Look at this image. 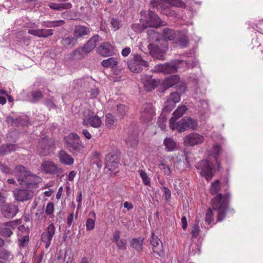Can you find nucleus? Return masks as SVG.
<instances>
[{"instance_id": "obj_25", "label": "nucleus", "mask_w": 263, "mask_h": 263, "mask_svg": "<svg viewBox=\"0 0 263 263\" xmlns=\"http://www.w3.org/2000/svg\"><path fill=\"white\" fill-rule=\"evenodd\" d=\"M90 32V28L84 26L78 25L74 28L73 35L77 41L78 39L82 38L84 36L89 34Z\"/></svg>"}, {"instance_id": "obj_40", "label": "nucleus", "mask_w": 263, "mask_h": 263, "mask_svg": "<svg viewBox=\"0 0 263 263\" xmlns=\"http://www.w3.org/2000/svg\"><path fill=\"white\" fill-rule=\"evenodd\" d=\"M143 239L142 238H134L130 242L131 246L138 251H141L142 248Z\"/></svg>"}, {"instance_id": "obj_22", "label": "nucleus", "mask_w": 263, "mask_h": 263, "mask_svg": "<svg viewBox=\"0 0 263 263\" xmlns=\"http://www.w3.org/2000/svg\"><path fill=\"white\" fill-rule=\"evenodd\" d=\"M141 81L144 89L147 91L154 89L157 85V81L149 76L144 75L142 76Z\"/></svg>"}, {"instance_id": "obj_18", "label": "nucleus", "mask_w": 263, "mask_h": 263, "mask_svg": "<svg viewBox=\"0 0 263 263\" xmlns=\"http://www.w3.org/2000/svg\"><path fill=\"white\" fill-rule=\"evenodd\" d=\"M1 210L3 216L8 218L13 217L18 212L17 206L12 204H2L1 205Z\"/></svg>"}, {"instance_id": "obj_47", "label": "nucleus", "mask_w": 263, "mask_h": 263, "mask_svg": "<svg viewBox=\"0 0 263 263\" xmlns=\"http://www.w3.org/2000/svg\"><path fill=\"white\" fill-rule=\"evenodd\" d=\"M32 96V102L35 103L43 98V94L41 91H34L31 93Z\"/></svg>"}, {"instance_id": "obj_41", "label": "nucleus", "mask_w": 263, "mask_h": 263, "mask_svg": "<svg viewBox=\"0 0 263 263\" xmlns=\"http://www.w3.org/2000/svg\"><path fill=\"white\" fill-rule=\"evenodd\" d=\"M173 7L184 8L186 7L185 4L181 0H164Z\"/></svg>"}, {"instance_id": "obj_26", "label": "nucleus", "mask_w": 263, "mask_h": 263, "mask_svg": "<svg viewBox=\"0 0 263 263\" xmlns=\"http://www.w3.org/2000/svg\"><path fill=\"white\" fill-rule=\"evenodd\" d=\"M99 39L100 36L98 34L94 35L84 45L82 50L85 53L90 52L96 47Z\"/></svg>"}, {"instance_id": "obj_7", "label": "nucleus", "mask_w": 263, "mask_h": 263, "mask_svg": "<svg viewBox=\"0 0 263 263\" xmlns=\"http://www.w3.org/2000/svg\"><path fill=\"white\" fill-rule=\"evenodd\" d=\"M151 6L159 12L167 16H176L177 13L171 8V5L164 0H151Z\"/></svg>"}, {"instance_id": "obj_32", "label": "nucleus", "mask_w": 263, "mask_h": 263, "mask_svg": "<svg viewBox=\"0 0 263 263\" xmlns=\"http://www.w3.org/2000/svg\"><path fill=\"white\" fill-rule=\"evenodd\" d=\"M48 5L51 9L59 11H62L64 9H69L72 7V5L70 3L64 4L50 3Z\"/></svg>"}, {"instance_id": "obj_33", "label": "nucleus", "mask_w": 263, "mask_h": 263, "mask_svg": "<svg viewBox=\"0 0 263 263\" xmlns=\"http://www.w3.org/2000/svg\"><path fill=\"white\" fill-rule=\"evenodd\" d=\"M118 64V59L116 58H109L106 60H103L102 63V66L105 68L111 67L114 68L116 67Z\"/></svg>"}, {"instance_id": "obj_49", "label": "nucleus", "mask_w": 263, "mask_h": 263, "mask_svg": "<svg viewBox=\"0 0 263 263\" xmlns=\"http://www.w3.org/2000/svg\"><path fill=\"white\" fill-rule=\"evenodd\" d=\"M139 172L140 177L142 178L144 184L145 185H149L150 183V179L148 177L146 173H145L142 170H141Z\"/></svg>"}, {"instance_id": "obj_42", "label": "nucleus", "mask_w": 263, "mask_h": 263, "mask_svg": "<svg viewBox=\"0 0 263 263\" xmlns=\"http://www.w3.org/2000/svg\"><path fill=\"white\" fill-rule=\"evenodd\" d=\"M220 190V181L218 179L212 182L211 185L210 193L212 195H215Z\"/></svg>"}, {"instance_id": "obj_12", "label": "nucleus", "mask_w": 263, "mask_h": 263, "mask_svg": "<svg viewBox=\"0 0 263 263\" xmlns=\"http://www.w3.org/2000/svg\"><path fill=\"white\" fill-rule=\"evenodd\" d=\"M183 92H180L179 89H177L176 91L172 92L165 102L163 112H168L171 111L174 108L175 104L180 101V94Z\"/></svg>"}, {"instance_id": "obj_2", "label": "nucleus", "mask_w": 263, "mask_h": 263, "mask_svg": "<svg viewBox=\"0 0 263 263\" xmlns=\"http://www.w3.org/2000/svg\"><path fill=\"white\" fill-rule=\"evenodd\" d=\"M15 173L21 185H25L27 188H29L30 185H34L38 182L39 177L27 171L23 165L16 166Z\"/></svg>"}, {"instance_id": "obj_52", "label": "nucleus", "mask_w": 263, "mask_h": 263, "mask_svg": "<svg viewBox=\"0 0 263 263\" xmlns=\"http://www.w3.org/2000/svg\"><path fill=\"white\" fill-rule=\"evenodd\" d=\"M29 240V236L27 235L23 236L22 238L18 239L19 246L20 247H25Z\"/></svg>"}, {"instance_id": "obj_38", "label": "nucleus", "mask_w": 263, "mask_h": 263, "mask_svg": "<svg viewBox=\"0 0 263 263\" xmlns=\"http://www.w3.org/2000/svg\"><path fill=\"white\" fill-rule=\"evenodd\" d=\"M189 43V40L186 35L183 34L178 35L176 38V44L181 48L186 47Z\"/></svg>"}, {"instance_id": "obj_30", "label": "nucleus", "mask_w": 263, "mask_h": 263, "mask_svg": "<svg viewBox=\"0 0 263 263\" xmlns=\"http://www.w3.org/2000/svg\"><path fill=\"white\" fill-rule=\"evenodd\" d=\"M59 157L61 163L71 165L73 163V159L64 151H60Z\"/></svg>"}, {"instance_id": "obj_45", "label": "nucleus", "mask_w": 263, "mask_h": 263, "mask_svg": "<svg viewBox=\"0 0 263 263\" xmlns=\"http://www.w3.org/2000/svg\"><path fill=\"white\" fill-rule=\"evenodd\" d=\"M128 111L127 106L123 104H119L117 106V112L121 117H124Z\"/></svg>"}, {"instance_id": "obj_20", "label": "nucleus", "mask_w": 263, "mask_h": 263, "mask_svg": "<svg viewBox=\"0 0 263 263\" xmlns=\"http://www.w3.org/2000/svg\"><path fill=\"white\" fill-rule=\"evenodd\" d=\"M52 145V140L47 138L40 140L37 146V149L41 155H47Z\"/></svg>"}, {"instance_id": "obj_21", "label": "nucleus", "mask_w": 263, "mask_h": 263, "mask_svg": "<svg viewBox=\"0 0 263 263\" xmlns=\"http://www.w3.org/2000/svg\"><path fill=\"white\" fill-rule=\"evenodd\" d=\"M151 243L153 247V250L154 253H156L159 256L163 255L162 243L158 237L155 236L153 232L152 233Z\"/></svg>"}, {"instance_id": "obj_9", "label": "nucleus", "mask_w": 263, "mask_h": 263, "mask_svg": "<svg viewBox=\"0 0 263 263\" xmlns=\"http://www.w3.org/2000/svg\"><path fill=\"white\" fill-rule=\"evenodd\" d=\"M128 67L133 72L140 73L142 71L143 67L149 66L147 61H145L140 55L137 54L133 59L127 62Z\"/></svg>"}, {"instance_id": "obj_50", "label": "nucleus", "mask_w": 263, "mask_h": 263, "mask_svg": "<svg viewBox=\"0 0 263 263\" xmlns=\"http://www.w3.org/2000/svg\"><path fill=\"white\" fill-rule=\"evenodd\" d=\"M159 167L161 171H163L164 175H169L171 174V172L170 168L164 163H160L159 165Z\"/></svg>"}, {"instance_id": "obj_16", "label": "nucleus", "mask_w": 263, "mask_h": 263, "mask_svg": "<svg viewBox=\"0 0 263 263\" xmlns=\"http://www.w3.org/2000/svg\"><path fill=\"white\" fill-rule=\"evenodd\" d=\"M33 192L29 189H15L13 195L16 200L24 201L30 199L33 196Z\"/></svg>"}, {"instance_id": "obj_4", "label": "nucleus", "mask_w": 263, "mask_h": 263, "mask_svg": "<svg viewBox=\"0 0 263 263\" xmlns=\"http://www.w3.org/2000/svg\"><path fill=\"white\" fill-rule=\"evenodd\" d=\"M168 48L167 42L162 39H156L154 42L148 45L151 55L154 58L164 60V54Z\"/></svg>"}, {"instance_id": "obj_13", "label": "nucleus", "mask_w": 263, "mask_h": 263, "mask_svg": "<svg viewBox=\"0 0 263 263\" xmlns=\"http://www.w3.org/2000/svg\"><path fill=\"white\" fill-rule=\"evenodd\" d=\"M204 140V138L202 135L195 132L187 135L183 138L184 143L186 146L200 144L203 142Z\"/></svg>"}, {"instance_id": "obj_53", "label": "nucleus", "mask_w": 263, "mask_h": 263, "mask_svg": "<svg viewBox=\"0 0 263 263\" xmlns=\"http://www.w3.org/2000/svg\"><path fill=\"white\" fill-rule=\"evenodd\" d=\"M86 226L87 230H93L95 227V221L91 218H88L86 222Z\"/></svg>"}, {"instance_id": "obj_58", "label": "nucleus", "mask_w": 263, "mask_h": 263, "mask_svg": "<svg viewBox=\"0 0 263 263\" xmlns=\"http://www.w3.org/2000/svg\"><path fill=\"white\" fill-rule=\"evenodd\" d=\"M164 193L165 194V199L168 200L171 197V191L167 187H164Z\"/></svg>"}, {"instance_id": "obj_63", "label": "nucleus", "mask_w": 263, "mask_h": 263, "mask_svg": "<svg viewBox=\"0 0 263 263\" xmlns=\"http://www.w3.org/2000/svg\"><path fill=\"white\" fill-rule=\"evenodd\" d=\"M130 52V49L129 47H126L123 49L122 51V55L124 57H127Z\"/></svg>"}, {"instance_id": "obj_34", "label": "nucleus", "mask_w": 263, "mask_h": 263, "mask_svg": "<svg viewBox=\"0 0 263 263\" xmlns=\"http://www.w3.org/2000/svg\"><path fill=\"white\" fill-rule=\"evenodd\" d=\"M78 42L76 41V38L73 36L72 37H65L62 38L61 41L62 45L66 48L69 47H72L77 44Z\"/></svg>"}, {"instance_id": "obj_46", "label": "nucleus", "mask_w": 263, "mask_h": 263, "mask_svg": "<svg viewBox=\"0 0 263 263\" xmlns=\"http://www.w3.org/2000/svg\"><path fill=\"white\" fill-rule=\"evenodd\" d=\"M221 151V147L220 145L216 144L213 146V152L214 153V157L216 163L217 164L218 167H219V163L217 162L218 157Z\"/></svg>"}, {"instance_id": "obj_3", "label": "nucleus", "mask_w": 263, "mask_h": 263, "mask_svg": "<svg viewBox=\"0 0 263 263\" xmlns=\"http://www.w3.org/2000/svg\"><path fill=\"white\" fill-rule=\"evenodd\" d=\"M182 63H184L186 67L191 68H193L197 65V63L195 62L191 63V61L189 60H177L164 64L157 65L155 67V70L162 72L165 74L175 73L177 71V65Z\"/></svg>"}, {"instance_id": "obj_29", "label": "nucleus", "mask_w": 263, "mask_h": 263, "mask_svg": "<svg viewBox=\"0 0 263 263\" xmlns=\"http://www.w3.org/2000/svg\"><path fill=\"white\" fill-rule=\"evenodd\" d=\"M83 122L85 125H90L95 128L99 127L102 124L101 119L96 115L91 116L87 119H84Z\"/></svg>"}, {"instance_id": "obj_15", "label": "nucleus", "mask_w": 263, "mask_h": 263, "mask_svg": "<svg viewBox=\"0 0 263 263\" xmlns=\"http://www.w3.org/2000/svg\"><path fill=\"white\" fill-rule=\"evenodd\" d=\"M18 226L17 222L12 221L5 222L0 226V235L3 237H10L13 233V230Z\"/></svg>"}, {"instance_id": "obj_37", "label": "nucleus", "mask_w": 263, "mask_h": 263, "mask_svg": "<svg viewBox=\"0 0 263 263\" xmlns=\"http://www.w3.org/2000/svg\"><path fill=\"white\" fill-rule=\"evenodd\" d=\"M163 39H162L165 40L166 42L167 40H174L176 37V33L174 30L170 28H166L163 31Z\"/></svg>"}, {"instance_id": "obj_56", "label": "nucleus", "mask_w": 263, "mask_h": 263, "mask_svg": "<svg viewBox=\"0 0 263 263\" xmlns=\"http://www.w3.org/2000/svg\"><path fill=\"white\" fill-rule=\"evenodd\" d=\"M199 228L198 224H194L192 228V234L194 237H196L199 234Z\"/></svg>"}, {"instance_id": "obj_57", "label": "nucleus", "mask_w": 263, "mask_h": 263, "mask_svg": "<svg viewBox=\"0 0 263 263\" xmlns=\"http://www.w3.org/2000/svg\"><path fill=\"white\" fill-rule=\"evenodd\" d=\"M65 22L64 20H59V21H52V27H57L62 26L64 25Z\"/></svg>"}, {"instance_id": "obj_39", "label": "nucleus", "mask_w": 263, "mask_h": 263, "mask_svg": "<svg viewBox=\"0 0 263 263\" xmlns=\"http://www.w3.org/2000/svg\"><path fill=\"white\" fill-rule=\"evenodd\" d=\"M125 142L129 147H133L136 146L138 142L137 135L134 133L128 136L125 139Z\"/></svg>"}, {"instance_id": "obj_17", "label": "nucleus", "mask_w": 263, "mask_h": 263, "mask_svg": "<svg viewBox=\"0 0 263 263\" xmlns=\"http://www.w3.org/2000/svg\"><path fill=\"white\" fill-rule=\"evenodd\" d=\"M155 116V110L152 104L147 103L143 105L141 118L144 121L149 122Z\"/></svg>"}, {"instance_id": "obj_31", "label": "nucleus", "mask_w": 263, "mask_h": 263, "mask_svg": "<svg viewBox=\"0 0 263 263\" xmlns=\"http://www.w3.org/2000/svg\"><path fill=\"white\" fill-rule=\"evenodd\" d=\"M187 108L185 106H181L178 107L173 112V117L170 120V123L175 122L176 120L181 117L186 111Z\"/></svg>"}, {"instance_id": "obj_44", "label": "nucleus", "mask_w": 263, "mask_h": 263, "mask_svg": "<svg viewBox=\"0 0 263 263\" xmlns=\"http://www.w3.org/2000/svg\"><path fill=\"white\" fill-rule=\"evenodd\" d=\"M105 118V123L107 127L109 128H112L116 121L115 118L111 114H107L106 115Z\"/></svg>"}, {"instance_id": "obj_36", "label": "nucleus", "mask_w": 263, "mask_h": 263, "mask_svg": "<svg viewBox=\"0 0 263 263\" xmlns=\"http://www.w3.org/2000/svg\"><path fill=\"white\" fill-rule=\"evenodd\" d=\"M163 144L167 152H172L175 149L176 147V143L171 138H166L163 141Z\"/></svg>"}, {"instance_id": "obj_24", "label": "nucleus", "mask_w": 263, "mask_h": 263, "mask_svg": "<svg viewBox=\"0 0 263 263\" xmlns=\"http://www.w3.org/2000/svg\"><path fill=\"white\" fill-rule=\"evenodd\" d=\"M54 30L49 29H29L28 33L39 37L47 38L53 34Z\"/></svg>"}, {"instance_id": "obj_10", "label": "nucleus", "mask_w": 263, "mask_h": 263, "mask_svg": "<svg viewBox=\"0 0 263 263\" xmlns=\"http://www.w3.org/2000/svg\"><path fill=\"white\" fill-rule=\"evenodd\" d=\"M141 13L146 15L144 19L145 24H143L145 28L148 27L158 28L162 25V21L154 12L149 10L148 12L141 11Z\"/></svg>"}, {"instance_id": "obj_35", "label": "nucleus", "mask_w": 263, "mask_h": 263, "mask_svg": "<svg viewBox=\"0 0 263 263\" xmlns=\"http://www.w3.org/2000/svg\"><path fill=\"white\" fill-rule=\"evenodd\" d=\"M17 149V146L13 144H7L2 145L0 147V154L5 155L11 152L15 151Z\"/></svg>"}, {"instance_id": "obj_19", "label": "nucleus", "mask_w": 263, "mask_h": 263, "mask_svg": "<svg viewBox=\"0 0 263 263\" xmlns=\"http://www.w3.org/2000/svg\"><path fill=\"white\" fill-rule=\"evenodd\" d=\"M55 228L53 223L50 224L47 229L44 232L41 236L43 242H45V247L48 248L50 245L52 237L55 234Z\"/></svg>"}, {"instance_id": "obj_14", "label": "nucleus", "mask_w": 263, "mask_h": 263, "mask_svg": "<svg viewBox=\"0 0 263 263\" xmlns=\"http://www.w3.org/2000/svg\"><path fill=\"white\" fill-rule=\"evenodd\" d=\"M119 155L117 152H111L106 155L105 167L109 171H113L119 165Z\"/></svg>"}, {"instance_id": "obj_1", "label": "nucleus", "mask_w": 263, "mask_h": 263, "mask_svg": "<svg viewBox=\"0 0 263 263\" xmlns=\"http://www.w3.org/2000/svg\"><path fill=\"white\" fill-rule=\"evenodd\" d=\"M230 194H218L211 201L212 208H209L205 218V221L210 224L213 220L212 210L217 212V220L222 221L226 215V211L229 202Z\"/></svg>"}, {"instance_id": "obj_59", "label": "nucleus", "mask_w": 263, "mask_h": 263, "mask_svg": "<svg viewBox=\"0 0 263 263\" xmlns=\"http://www.w3.org/2000/svg\"><path fill=\"white\" fill-rule=\"evenodd\" d=\"M73 217H74V215H73V213H70L68 215V216L67 217V225L68 227H70L71 225L72 222L73 220Z\"/></svg>"}, {"instance_id": "obj_6", "label": "nucleus", "mask_w": 263, "mask_h": 263, "mask_svg": "<svg viewBox=\"0 0 263 263\" xmlns=\"http://www.w3.org/2000/svg\"><path fill=\"white\" fill-rule=\"evenodd\" d=\"M66 141L68 149L73 154H78L82 152L83 146L80 140L79 136L77 134H69Z\"/></svg>"}, {"instance_id": "obj_60", "label": "nucleus", "mask_w": 263, "mask_h": 263, "mask_svg": "<svg viewBox=\"0 0 263 263\" xmlns=\"http://www.w3.org/2000/svg\"><path fill=\"white\" fill-rule=\"evenodd\" d=\"M120 232L119 231H116L113 236V239L116 242L121 239L120 238Z\"/></svg>"}, {"instance_id": "obj_5", "label": "nucleus", "mask_w": 263, "mask_h": 263, "mask_svg": "<svg viewBox=\"0 0 263 263\" xmlns=\"http://www.w3.org/2000/svg\"><path fill=\"white\" fill-rule=\"evenodd\" d=\"M170 124L172 129H176L179 133L184 132L189 128L195 129L198 125L196 120L187 117L183 118L177 123L173 122Z\"/></svg>"}, {"instance_id": "obj_11", "label": "nucleus", "mask_w": 263, "mask_h": 263, "mask_svg": "<svg viewBox=\"0 0 263 263\" xmlns=\"http://www.w3.org/2000/svg\"><path fill=\"white\" fill-rule=\"evenodd\" d=\"M164 85L166 88L176 86L180 92H184L186 90V86L183 82H180V77L178 75H173L168 77L164 81Z\"/></svg>"}, {"instance_id": "obj_64", "label": "nucleus", "mask_w": 263, "mask_h": 263, "mask_svg": "<svg viewBox=\"0 0 263 263\" xmlns=\"http://www.w3.org/2000/svg\"><path fill=\"white\" fill-rule=\"evenodd\" d=\"M99 94V90L97 88L92 89L91 91L90 95L92 98H96Z\"/></svg>"}, {"instance_id": "obj_55", "label": "nucleus", "mask_w": 263, "mask_h": 263, "mask_svg": "<svg viewBox=\"0 0 263 263\" xmlns=\"http://www.w3.org/2000/svg\"><path fill=\"white\" fill-rule=\"evenodd\" d=\"M10 256V252L6 249L2 248L0 249V258L7 259Z\"/></svg>"}, {"instance_id": "obj_43", "label": "nucleus", "mask_w": 263, "mask_h": 263, "mask_svg": "<svg viewBox=\"0 0 263 263\" xmlns=\"http://www.w3.org/2000/svg\"><path fill=\"white\" fill-rule=\"evenodd\" d=\"M111 27L114 31L119 30L122 26V21L118 18L112 17L111 20Z\"/></svg>"}, {"instance_id": "obj_51", "label": "nucleus", "mask_w": 263, "mask_h": 263, "mask_svg": "<svg viewBox=\"0 0 263 263\" xmlns=\"http://www.w3.org/2000/svg\"><path fill=\"white\" fill-rule=\"evenodd\" d=\"M116 245L118 248L122 250H125L126 249L127 241L125 239H121L117 241Z\"/></svg>"}, {"instance_id": "obj_23", "label": "nucleus", "mask_w": 263, "mask_h": 263, "mask_svg": "<svg viewBox=\"0 0 263 263\" xmlns=\"http://www.w3.org/2000/svg\"><path fill=\"white\" fill-rule=\"evenodd\" d=\"M98 52L103 57H109L114 54V47L108 42L102 43L98 48Z\"/></svg>"}, {"instance_id": "obj_27", "label": "nucleus", "mask_w": 263, "mask_h": 263, "mask_svg": "<svg viewBox=\"0 0 263 263\" xmlns=\"http://www.w3.org/2000/svg\"><path fill=\"white\" fill-rule=\"evenodd\" d=\"M41 167V170L47 174H54L58 173L57 166L52 161H44Z\"/></svg>"}, {"instance_id": "obj_61", "label": "nucleus", "mask_w": 263, "mask_h": 263, "mask_svg": "<svg viewBox=\"0 0 263 263\" xmlns=\"http://www.w3.org/2000/svg\"><path fill=\"white\" fill-rule=\"evenodd\" d=\"M41 26L46 28H52V21H44L41 22Z\"/></svg>"}, {"instance_id": "obj_48", "label": "nucleus", "mask_w": 263, "mask_h": 263, "mask_svg": "<svg viewBox=\"0 0 263 263\" xmlns=\"http://www.w3.org/2000/svg\"><path fill=\"white\" fill-rule=\"evenodd\" d=\"M166 118L164 116H163L162 115L160 116V117L159 118L157 124H158L159 126L160 127L161 129L162 130H164L166 128Z\"/></svg>"}, {"instance_id": "obj_54", "label": "nucleus", "mask_w": 263, "mask_h": 263, "mask_svg": "<svg viewBox=\"0 0 263 263\" xmlns=\"http://www.w3.org/2000/svg\"><path fill=\"white\" fill-rule=\"evenodd\" d=\"M54 211V204L52 202H49L47 204L45 210V213L47 215H51Z\"/></svg>"}, {"instance_id": "obj_8", "label": "nucleus", "mask_w": 263, "mask_h": 263, "mask_svg": "<svg viewBox=\"0 0 263 263\" xmlns=\"http://www.w3.org/2000/svg\"><path fill=\"white\" fill-rule=\"evenodd\" d=\"M196 167L207 181L212 179L214 171L212 163L207 160H203L196 164Z\"/></svg>"}, {"instance_id": "obj_62", "label": "nucleus", "mask_w": 263, "mask_h": 263, "mask_svg": "<svg viewBox=\"0 0 263 263\" xmlns=\"http://www.w3.org/2000/svg\"><path fill=\"white\" fill-rule=\"evenodd\" d=\"M181 223L182 229L185 230L187 226V221L185 216H182L181 218Z\"/></svg>"}, {"instance_id": "obj_28", "label": "nucleus", "mask_w": 263, "mask_h": 263, "mask_svg": "<svg viewBox=\"0 0 263 263\" xmlns=\"http://www.w3.org/2000/svg\"><path fill=\"white\" fill-rule=\"evenodd\" d=\"M7 122L11 124L12 125H15L18 126H27L29 123V121L27 118L19 117L17 118H13L11 117H8L6 119Z\"/></svg>"}]
</instances>
